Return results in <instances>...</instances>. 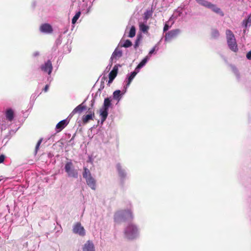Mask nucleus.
<instances>
[{
	"label": "nucleus",
	"mask_w": 251,
	"mask_h": 251,
	"mask_svg": "<svg viewBox=\"0 0 251 251\" xmlns=\"http://www.w3.org/2000/svg\"><path fill=\"white\" fill-rule=\"evenodd\" d=\"M135 33H136L135 27L134 26H132L130 29L128 36L129 37L132 38L134 36H135Z\"/></svg>",
	"instance_id": "obj_29"
},
{
	"label": "nucleus",
	"mask_w": 251,
	"mask_h": 251,
	"mask_svg": "<svg viewBox=\"0 0 251 251\" xmlns=\"http://www.w3.org/2000/svg\"><path fill=\"white\" fill-rule=\"evenodd\" d=\"M140 29L143 32H146L149 29V26L146 25L144 23H140Z\"/></svg>",
	"instance_id": "obj_25"
},
{
	"label": "nucleus",
	"mask_w": 251,
	"mask_h": 251,
	"mask_svg": "<svg viewBox=\"0 0 251 251\" xmlns=\"http://www.w3.org/2000/svg\"><path fill=\"white\" fill-rule=\"evenodd\" d=\"M67 119H65L59 122L56 126L57 132H60L68 124Z\"/></svg>",
	"instance_id": "obj_12"
},
{
	"label": "nucleus",
	"mask_w": 251,
	"mask_h": 251,
	"mask_svg": "<svg viewBox=\"0 0 251 251\" xmlns=\"http://www.w3.org/2000/svg\"><path fill=\"white\" fill-rule=\"evenodd\" d=\"M89 114L86 115H84L82 117V120L83 123L86 124L90 120H93L95 117V113L94 110H92L90 108L88 109Z\"/></svg>",
	"instance_id": "obj_8"
},
{
	"label": "nucleus",
	"mask_w": 251,
	"mask_h": 251,
	"mask_svg": "<svg viewBox=\"0 0 251 251\" xmlns=\"http://www.w3.org/2000/svg\"><path fill=\"white\" fill-rule=\"evenodd\" d=\"M73 231L74 233L78 234L81 236H84L85 235V229L80 223H77L74 225Z\"/></svg>",
	"instance_id": "obj_5"
},
{
	"label": "nucleus",
	"mask_w": 251,
	"mask_h": 251,
	"mask_svg": "<svg viewBox=\"0 0 251 251\" xmlns=\"http://www.w3.org/2000/svg\"><path fill=\"white\" fill-rule=\"evenodd\" d=\"M83 251H94L93 244L89 241H87L84 245Z\"/></svg>",
	"instance_id": "obj_15"
},
{
	"label": "nucleus",
	"mask_w": 251,
	"mask_h": 251,
	"mask_svg": "<svg viewBox=\"0 0 251 251\" xmlns=\"http://www.w3.org/2000/svg\"><path fill=\"white\" fill-rule=\"evenodd\" d=\"M86 109V106L83 105V103L78 105L77 106H76L72 111L73 114H75L76 113H80L83 110H85Z\"/></svg>",
	"instance_id": "obj_18"
},
{
	"label": "nucleus",
	"mask_w": 251,
	"mask_h": 251,
	"mask_svg": "<svg viewBox=\"0 0 251 251\" xmlns=\"http://www.w3.org/2000/svg\"><path fill=\"white\" fill-rule=\"evenodd\" d=\"M5 156L3 154H1L0 155V164L3 162L5 159Z\"/></svg>",
	"instance_id": "obj_34"
},
{
	"label": "nucleus",
	"mask_w": 251,
	"mask_h": 251,
	"mask_svg": "<svg viewBox=\"0 0 251 251\" xmlns=\"http://www.w3.org/2000/svg\"><path fill=\"white\" fill-rule=\"evenodd\" d=\"M118 71L117 65H115L112 70L109 74L108 84L112 83L115 78L116 77Z\"/></svg>",
	"instance_id": "obj_9"
},
{
	"label": "nucleus",
	"mask_w": 251,
	"mask_h": 251,
	"mask_svg": "<svg viewBox=\"0 0 251 251\" xmlns=\"http://www.w3.org/2000/svg\"><path fill=\"white\" fill-rule=\"evenodd\" d=\"M132 46V42L129 40H126L121 46L125 48H128Z\"/></svg>",
	"instance_id": "obj_32"
},
{
	"label": "nucleus",
	"mask_w": 251,
	"mask_h": 251,
	"mask_svg": "<svg viewBox=\"0 0 251 251\" xmlns=\"http://www.w3.org/2000/svg\"><path fill=\"white\" fill-rule=\"evenodd\" d=\"M138 229L137 227L133 225H128L125 230V234L126 237L129 239L135 238L138 235Z\"/></svg>",
	"instance_id": "obj_3"
},
{
	"label": "nucleus",
	"mask_w": 251,
	"mask_h": 251,
	"mask_svg": "<svg viewBox=\"0 0 251 251\" xmlns=\"http://www.w3.org/2000/svg\"><path fill=\"white\" fill-rule=\"evenodd\" d=\"M226 34L227 39V42L229 48L232 51L234 52L237 51L238 50V48L234 35L229 29H227L226 30Z\"/></svg>",
	"instance_id": "obj_2"
},
{
	"label": "nucleus",
	"mask_w": 251,
	"mask_h": 251,
	"mask_svg": "<svg viewBox=\"0 0 251 251\" xmlns=\"http://www.w3.org/2000/svg\"><path fill=\"white\" fill-rule=\"evenodd\" d=\"M43 139L41 138L37 142L36 147H35V152L37 153L38 151V150L39 149V148L42 142Z\"/></svg>",
	"instance_id": "obj_33"
},
{
	"label": "nucleus",
	"mask_w": 251,
	"mask_h": 251,
	"mask_svg": "<svg viewBox=\"0 0 251 251\" xmlns=\"http://www.w3.org/2000/svg\"><path fill=\"white\" fill-rule=\"evenodd\" d=\"M168 29H169V25H168L166 24L164 26L163 31H166L168 30Z\"/></svg>",
	"instance_id": "obj_37"
},
{
	"label": "nucleus",
	"mask_w": 251,
	"mask_h": 251,
	"mask_svg": "<svg viewBox=\"0 0 251 251\" xmlns=\"http://www.w3.org/2000/svg\"><path fill=\"white\" fill-rule=\"evenodd\" d=\"M180 33V30L178 29H174L169 31L166 34L165 40L170 41L175 38Z\"/></svg>",
	"instance_id": "obj_6"
},
{
	"label": "nucleus",
	"mask_w": 251,
	"mask_h": 251,
	"mask_svg": "<svg viewBox=\"0 0 251 251\" xmlns=\"http://www.w3.org/2000/svg\"><path fill=\"white\" fill-rule=\"evenodd\" d=\"M122 51L121 50L116 48L112 54L111 60L113 61L114 59L117 60L119 59L122 56Z\"/></svg>",
	"instance_id": "obj_13"
},
{
	"label": "nucleus",
	"mask_w": 251,
	"mask_h": 251,
	"mask_svg": "<svg viewBox=\"0 0 251 251\" xmlns=\"http://www.w3.org/2000/svg\"><path fill=\"white\" fill-rule=\"evenodd\" d=\"M111 100L109 98H107L104 99L103 108L108 109L111 105Z\"/></svg>",
	"instance_id": "obj_23"
},
{
	"label": "nucleus",
	"mask_w": 251,
	"mask_h": 251,
	"mask_svg": "<svg viewBox=\"0 0 251 251\" xmlns=\"http://www.w3.org/2000/svg\"><path fill=\"white\" fill-rule=\"evenodd\" d=\"M196 1L200 5L203 6L205 7L209 8L211 3L210 2L205 0H196Z\"/></svg>",
	"instance_id": "obj_21"
},
{
	"label": "nucleus",
	"mask_w": 251,
	"mask_h": 251,
	"mask_svg": "<svg viewBox=\"0 0 251 251\" xmlns=\"http://www.w3.org/2000/svg\"><path fill=\"white\" fill-rule=\"evenodd\" d=\"M108 109L104 108L100 109V116H101V123H103L107 118L108 116Z\"/></svg>",
	"instance_id": "obj_17"
},
{
	"label": "nucleus",
	"mask_w": 251,
	"mask_h": 251,
	"mask_svg": "<svg viewBox=\"0 0 251 251\" xmlns=\"http://www.w3.org/2000/svg\"><path fill=\"white\" fill-rule=\"evenodd\" d=\"M82 176L85 179L92 176L90 171L86 167H83V172L82 173Z\"/></svg>",
	"instance_id": "obj_20"
},
{
	"label": "nucleus",
	"mask_w": 251,
	"mask_h": 251,
	"mask_svg": "<svg viewBox=\"0 0 251 251\" xmlns=\"http://www.w3.org/2000/svg\"><path fill=\"white\" fill-rule=\"evenodd\" d=\"M85 180L86 183L89 187L94 190H96V181L92 176L86 178Z\"/></svg>",
	"instance_id": "obj_11"
},
{
	"label": "nucleus",
	"mask_w": 251,
	"mask_h": 251,
	"mask_svg": "<svg viewBox=\"0 0 251 251\" xmlns=\"http://www.w3.org/2000/svg\"><path fill=\"white\" fill-rule=\"evenodd\" d=\"M65 170L69 177L76 178L78 177V172L74 168L71 161L66 162L65 165Z\"/></svg>",
	"instance_id": "obj_4"
},
{
	"label": "nucleus",
	"mask_w": 251,
	"mask_h": 251,
	"mask_svg": "<svg viewBox=\"0 0 251 251\" xmlns=\"http://www.w3.org/2000/svg\"><path fill=\"white\" fill-rule=\"evenodd\" d=\"M80 15H81V12L80 11H79L76 13V14L74 16V17L73 18L72 20V23L73 24H75L76 23L77 20L80 17Z\"/></svg>",
	"instance_id": "obj_27"
},
{
	"label": "nucleus",
	"mask_w": 251,
	"mask_h": 251,
	"mask_svg": "<svg viewBox=\"0 0 251 251\" xmlns=\"http://www.w3.org/2000/svg\"><path fill=\"white\" fill-rule=\"evenodd\" d=\"M40 30L43 33H51L53 31V29L50 24H44L41 25Z\"/></svg>",
	"instance_id": "obj_10"
},
{
	"label": "nucleus",
	"mask_w": 251,
	"mask_h": 251,
	"mask_svg": "<svg viewBox=\"0 0 251 251\" xmlns=\"http://www.w3.org/2000/svg\"><path fill=\"white\" fill-rule=\"evenodd\" d=\"M152 12L151 11H147L144 13V20L145 22H146L152 16Z\"/></svg>",
	"instance_id": "obj_30"
},
{
	"label": "nucleus",
	"mask_w": 251,
	"mask_h": 251,
	"mask_svg": "<svg viewBox=\"0 0 251 251\" xmlns=\"http://www.w3.org/2000/svg\"><path fill=\"white\" fill-rule=\"evenodd\" d=\"M5 116L7 120L12 121L14 119V111L11 109H8L5 112Z\"/></svg>",
	"instance_id": "obj_16"
},
{
	"label": "nucleus",
	"mask_w": 251,
	"mask_h": 251,
	"mask_svg": "<svg viewBox=\"0 0 251 251\" xmlns=\"http://www.w3.org/2000/svg\"><path fill=\"white\" fill-rule=\"evenodd\" d=\"M117 168L118 171L119 175L122 177H124L125 176L126 174L125 173L124 170H123L122 168V166L120 164L117 165Z\"/></svg>",
	"instance_id": "obj_24"
},
{
	"label": "nucleus",
	"mask_w": 251,
	"mask_h": 251,
	"mask_svg": "<svg viewBox=\"0 0 251 251\" xmlns=\"http://www.w3.org/2000/svg\"><path fill=\"white\" fill-rule=\"evenodd\" d=\"M156 47L153 48L149 52V54H152L155 50Z\"/></svg>",
	"instance_id": "obj_39"
},
{
	"label": "nucleus",
	"mask_w": 251,
	"mask_h": 251,
	"mask_svg": "<svg viewBox=\"0 0 251 251\" xmlns=\"http://www.w3.org/2000/svg\"><path fill=\"white\" fill-rule=\"evenodd\" d=\"M41 69L44 72L48 73L49 75H50L52 70V66L51 61L49 60H48L45 64L41 66Z\"/></svg>",
	"instance_id": "obj_7"
},
{
	"label": "nucleus",
	"mask_w": 251,
	"mask_h": 251,
	"mask_svg": "<svg viewBox=\"0 0 251 251\" xmlns=\"http://www.w3.org/2000/svg\"><path fill=\"white\" fill-rule=\"evenodd\" d=\"M113 99L119 100L121 99V91L116 90L113 93Z\"/></svg>",
	"instance_id": "obj_26"
},
{
	"label": "nucleus",
	"mask_w": 251,
	"mask_h": 251,
	"mask_svg": "<svg viewBox=\"0 0 251 251\" xmlns=\"http://www.w3.org/2000/svg\"><path fill=\"white\" fill-rule=\"evenodd\" d=\"M242 24L245 27H247L248 25H251V16H250L247 19L243 20Z\"/></svg>",
	"instance_id": "obj_28"
},
{
	"label": "nucleus",
	"mask_w": 251,
	"mask_h": 251,
	"mask_svg": "<svg viewBox=\"0 0 251 251\" xmlns=\"http://www.w3.org/2000/svg\"><path fill=\"white\" fill-rule=\"evenodd\" d=\"M139 39H138L136 40V41L135 43V44H134L135 49H136L139 46Z\"/></svg>",
	"instance_id": "obj_36"
},
{
	"label": "nucleus",
	"mask_w": 251,
	"mask_h": 251,
	"mask_svg": "<svg viewBox=\"0 0 251 251\" xmlns=\"http://www.w3.org/2000/svg\"><path fill=\"white\" fill-rule=\"evenodd\" d=\"M219 32L217 29H212L211 32V36L212 38L216 39L219 36Z\"/></svg>",
	"instance_id": "obj_22"
},
{
	"label": "nucleus",
	"mask_w": 251,
	"mask_h": 251,
	"mask_svg": "<svg viewBox=\"0 0 251 251\" xmlns=\"http://www.w3.org/2000/svg\"><path fill=\"white\" fill-rule=\"evenodd\" d=\"M208 8L211 9L213 12L217 14H220L221 16H223L224 14L221 9L218 7L215 4L212 3H210Z\"/></svg>",
	"instance_id": "obj_14"
},
{
	"label": "nucleus",
	"mask_w": 251,
	"mask_h": 251,
	"mask_svg": "<svg viewBox=\"0 0 251 251\" xmlns=\"http://www.w3.org/2000/svg\"><path fill=\"white\" fill-rule=\"evenodd\" d=\"M133 218V214L130 210H122L116 212L114 215L115 222L119 224L123 222L131 220Z\"/></svg>",
	"instance_id": "obj_1"
},
{
	"label": "nucleus",
	"mask_w": 251,
	"mask_h": 251,
	"mask_svg": "<svg viewBox=\"0 0 251 251\" xmlns=\"http://www.w3.org/2000/svg\"><path fill=\"white\" fill-rule=\"evenodd\" d=\"M246 57L248 59L251 60V50L247 53Z\"/></svg>",
	"instance_id": "obj_35"
},
{
	"label": "nucleus",
	"mask_w": 251,
	"mask_h": 251,
	"mask_svg": "<svg viewBox=\"0 0 251 251\" xmlns=\"http://www.w3.org/2000/svg\"><path fill=\"white\" fill-rule=\"evenodd\" d=\"M49 85L48 84L46 85L43 89L44 91L45 92H47L49 89Z\"/></svg>",
	"instance_id": "obj_38"
},
{
	"label": "nucleus",
	"mask_w": 251,
	"mask_h": 251,
	"mask_svg": "<svg viewBox=\"0 0 251 251\" xmlns=\"http://www.w3.org/2000/svg\"><path fill=\"white\" fill-rule=\"evenodd\" d=\"M147 62V57H145L144 58L141 62L137 65V67L136 68V70H138L142 68L143 66L145 65V64Z\"/></svg>",
	"instance_id": "obj_31"
},
{
	"label": "nucleus",
	"mask_w": 251,
	"mask_h": 251,
	"mask_svg": "<svg viewBox=\"0 0 251 251\" xmlns=\"http://www.w3.org/2000/svg\"><path fill=\"white\" fill-rule=\"evenodd\" d=\"M138 72V71L137 70H135V71L131 73L130 75L129 76L128 78V81L126 84V87L129 86L130 84L131 83V81H132L133 79L134 78V77L137 75V73Z\"/></svg>",
	"instance_id": "obj_19"
}]
</instances>
